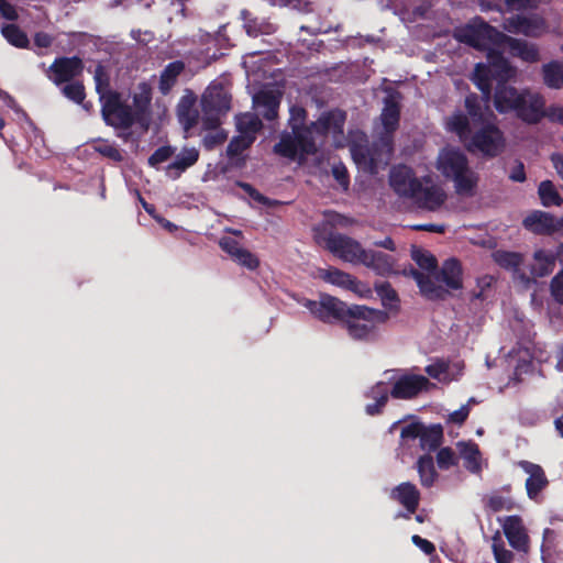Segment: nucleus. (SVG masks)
<instances>
[{
	"instance_id": "f257e3e1",
	"label": "nucleus",
	"mask_w": 563,
	"mask_h": 563,
	"mask_svg": "<svg viewBox=\"0 0 563 563\" xmlns=\"http://www.w3.org/2000/svg\"><path fill=\"white\" fill-rule=\"evenodd\" d=\"M454 37L459 42L487 52L488 65L477 64L472 77L486 98L490 93L492 78L506 81L516 75V69L504 58L503 52L508 49L512 56L527 63H537L540 59L537 44L507 36L481 19L456 29Z\"/></svg>"
},
{
	"instance_id": "f03ea898",
	"label": "nucleus",
	"mask_w": 563,
	"mask_h": 563,
	"mask_svg": "<svg viewBox=\"0 0 563 563\" xmlns=\"http://www.w3.org/2000/svg\"><path fill=\"white\" fill-rule=\"evenodd\" d=\"M485 106L478 97L470 95L465 98L466 113L455 111L445 120L448 131L455 133L467 151L479 153L487 157L499 155L506 145L503 132L489 122L493 113L489 111L488 101L483 93Z\"/></svg>"
},
{
	"instance_id": "7ed1b4c3",
	"label": "nucleus",
	"mask_w": 563,
	"mask_h": 563,
	"mask_svg": "<svg viewBox=\"0 0 563 563\" xmlns=\"http://www.w3.org/2000/svg\"><path fill=\"white\" fill-rule=\"evenodd\" d=\"M399 106L395 96H388L385 99L384 108L380 114V126L377 133L380 135L379 142L368 148L366 137L357 132L352 135L350 152L356 166L369 174H376L384 168L390 161L393 146L390 135L398 128Z\"/></svg>"
},
{
	"instance_id": "20e7f679",
	"label": "nucleus",
	"mask_w": 563,
	"mask_h": 563,
	"mask_svg": "<svg viewBox=\"0 0 563 563\" xmlns=\"http://www.w3.org/2000/svg\"><path fill=\"white\" fill-rule=\"evenodd\" d=\"M433 386L427 377L412 373H393L388 382H378L367 393V397L374 402L367 404L365 411L374 416L380 411L391 396L395 399H412L422 391H427Z\"/></svg>"
},
{
	"instance_id": "39448f33",
	"label": "nucleus",
	"mask_w": 563,
	"mask_h": 563,
	"mask_svg": "<svg viewBox=\"0 0 563 563\" xmlns=\"http://www.w3.org/2000/svg\"><path fill=\"white\" fill-rule=\"evenodd\" d=\"M437 170L454 185L457 195L472 197L476 192L478 175L470 166L465 153L455 146H445L440 150L437 161Z\"/></svg>"
},
{
	"instance_id": "423d86ee",
	"label": "nucleus",
	"mask_w": 563,
	"mask_h": 563,
	"mask_svg": "<svg viewBox=\"0 0 563 563\" xmlns=\"http://www.w3.org/2000/svg\"><path fill=\"white\" fill-rule=\"evenodd\" d=\"M307 113L299 106L289 109L288 124L291 133H284L280 141L274 146V152L289 159L301 161L306 155L317 152V141L312 137L310 126H305Z\"/></svg>"
},
{
	"instance_id": "0eeeda50",
	"label": "nucleus",
	"mask_w": 563,
	"mask_h": 563,
	"mask_svg": "<svg viewBox=\"0 0 563 563\" xmlns=\"http://www.w3.org/2000/svg\"><path fill=\"white\" fill-rule=\"evenodd\" d=\"M411 257L416 264L422 269H410L409 275L416 280L420 292L428 299H442L445 290L440 284H434L432 278H437V261L428 251L413 246Z\"/></svg>"
},
{
	"instance_id": "6e6552de",
	"label": "nucleus",
	"mask_w": 563,
	"mask_h": 563,
	"mask_svg": "<svg viewBox=\"0 0 563 563\" xmlns=\"http://www.w3.org/2000/svg\"><path fill=\"white\" fill-rule=\"evenodd\" d=\"M345 327L354 340H369L375 335L378 324L387 320L384 311L365 306H352L345 312Z\"/></svg>"
},
{
	"instance_id": "1a4fd4ad",
	"label": "nucleus",
	"mask_w": 563,
	"mask_h": 563,
	"mask_svg": "<svg viewBox=\"0 0 563 563\" xmlns=\"http://www.w3.org/2000/svg\"><path fill=\"white\" fill-rule=\"evenodd\" d=\"M230 102L229 91L221 84H211L201 97L202 129L220 125V118L230 110Z\"/></svg>"
},
{
	"instance_id": "9d476101",
	"label": "nucleus",
	"mask_w": 563,
	"mask_h": 563,
	"mask_svg": "<svg viewBox=\"0 0 563 563\" xmlns=\"http://www.w3.org/2000/svg\"><path fill=\"white\" fill-rule=\"evenodd\" d=\"M344 122L345 113L338 109L322 113L318 121L312 122V137L317 141V148L327 139H331L335 147L343 146L345 141L343 135Z\"/></svg>"
},
{
	"instance_id": "9b49d317",
	"label": "nucleus",
	"mask_w": 563,
	"mask_h": 563,
	"mask_svg": "<svg viewBox=\"0 0 563 563\" xmlns=\"http://www.w3.org/2000/svg\"><path fill=\"white\" fill-rule=\"evenodd\" d=\"M298 302L307 308L314 318L324 323L342 320L345 318L347 310L346 305L342 300L328 294H321L319 300L302 298Z\"/></svg>"
},
{
	"instance_id": "f8f14e48",
	"label": "nucleus",
	"mask_w": 563,
	"mask_h": 563,
	"mask_svg": "<svg viewBox=\"0 0 563 563\" xmlns=\"http://www.w3.org/2000/svg\"><path fill=\"white\" fill-rule=\"evenodd\" d=\"M317 276L328 284L344 290H350L360 298H369L372 296V290L367 284L357 280L351 274L340 271L339 268H319Z\"/></svg>"
},
{
	"instance_id": "ddd939ff",
	"label": "nucleus",
	"mask_w": 563,
	"mask_h": 563,
	"mask_svg": "<svg viewBox=\"0 0 563 563\" xmlns=\"http://www.w3.org/2000/svg\"><path fill=\"white\" fill-rule=\"evenodd\" d=\"M505 31L515 34H523L528 37H540L549 32L547 20L540 14L514 15L505 20Z\"/></svg>"
},
{
	"instance_id": "4468645a",
	"label": "nucleus",
	"mask_w": 563,
	"mask_h": 563,
	"mask_svg": "<svg viewBox=\"0 0 563 563\" xmlns=\"http://www.w3.org/2000/svg\"><path fill=\"white\" fill-rule=\"evenodd\" d=\"M101 112L104 121L115 128H128L133 123L134 113L122 104L119 95H101Z\"/></svg>"
},
{
	"instance_id": "2eb2a0df",
	"label": "nucleus",
	"mask_w": 563,
	"mask_h": 563,
	"mask_svg": "<svg viewBox=\"0 0 563 563\" xmlns=\"http://www.w3.org/2000/svg\"><path fill=\"white\" fill-rule=\"evenodd\" d=\"M327 247L340 260L354 265L362 264L366 252L357 241L342 234H331Z\"/></svg>"
},
{
	"instance_id": "dca6fc26",
	"label": "nucleus",
	"mask_w": 563,
	"mask_h": 563,
	"mask_svg": "<svg viewBox=\"0 0 563 563\" xmlns=\"http://www.w3.org/2000/svg\"><path fill=\"white\" fill-rule=\"evenodd\" d=\"M498 522L509 545L518 552L527 553L530 549V537L521 517L506 516L498 518Z\"/></svg>"
},
{
	"instance_id": "f3484780",
	"label": "nucleus",
	"mask_w": 563,
	"mask_h": 563,
	"mask_svg": "<svg viewBox=\"0 0 563 563\" xmlns=\"http://www.w3.org/2000/svg\"><path fill=\"white\" fill-rule=\"evenodd\" d=\"M411 200L421 209L435 211L441 208L446 200V194L440 185L428 177L421 179Z\"/></svg>"
},
{
	"instance_id": "a211bd4d",
	"label": "nucleus",
	"mask_w": 563,
	"mask_h": 563,
	"mask_svg": "<svg viewBox=\"0 0 563 563\" xmlns=\"http://www.w3.org/2000/svg\"><path fill=\"white\" fill-rule=\"evenodd\" d=\"M545 99L532 90L525 89L516 115L523 122L536 124L544 118Z\"/></svg>"
},
{
	"instance_id": "6ab92c4d",
	"label": "nucleus",
	"mask_w": 563,
	"mask_h": 563,
	"mask_svg": "<svg viewBox=\"0 0 563 563\" xmlns=\"http://www.w3.org/2000/svg\"><path fill=\"white\" fill-rule=\"evenodd\" d=\"M523 227L534 234H563V217L556 218L538 210L525 218Z\"/></svg>"
},
{
	"instance_id": "aec40b11",
	"label": "nucleus",
	"mask_w": 563,
	"mask_h": 563,
	"mask_svg": "<svg viewBox=\"0 0 563 563\" xmlns=\"http://www.w3.org/2000/svg\"><path fill=\"white\" fill-rule=\"evenodd\" d=\"M420 181L407 166H396L390 172V186L401 197L412 199Z\"/></svg>"
},
{
	"instance_id": "412c9836",
	"label": "nucleus",
	"mask_w": 563,
	"mask_h": 563,
	"mask_svg": "<svg viewBox=\"0 0 563 563\" xmlns=\"http://www.w3.org/2000/svg\"><path fill=\"white\" fill-rule=\"evenodd\" d=\"M199 155V150L192 146H184L179 152H175L173 162L165 167L166 176L172 179L179 178L183 173L198 162Z\"/></svg>"
},
{
	"instance_id": "4be33fe9",
	"label": "nucleus",
	"mask_w": 563,
	"mask_h": 563,
	"mask_svg": "<svg viewBox=\"0 0 563 563\" xmlns=\"http://www.w3.org/2000/svg\"><path fill=\"white\" fill-rule=\"evenodd\" d=\"M280 98L278 89L265 88L253 96V106L265 119L274 120L277 118Z\"/></svg>"
},
{
	"instance_id": "5701e85b",
	"label": "nucleus",
	"mask_w": 563,
	"mask_h": 563,
	"mask_svg": "<svg viewBox=\"0 0 563 563\" xmlns=\"http://www.w3.org/2000/svg\"><path fill=\"white\" fill-rule=\"evenodd\" d=\"M523 90L507 85H498L495 91L494 104L498 112H517Z\"/></svg>"
},
{
	"instance_id": "b1692460",
	"label": "nucleus",
	"mask_w": 563,
	"mask_h": 563,
	"mask_svg": "<svg viewBox=\"0 0 563 563\" xmlns=\"http://www.w3.org/2000/svg\"><path fill=\"white\" fill-rule=\"evenodd\" d=\"M219 245L240 265L249 269H255L258 266V260L250 251L243 249L235 239L223 236L220 239Z\"/></svg>"
},
{
	"instance_id": "393cba45",
	"label": "nucleus",
	"mask_w": 563,
	"mask_h": 563,
	"mask_svg": "<svg viewBox=\"0 0 563 563\" xmlns=\"http://www.w3.org/2000/svg\"><path fill=\"white\" fill-rule=\"evenodd\" d=\"M81 70V60L77 57L57 59L49 67L51 79L59 85L77 76Z\"/></svg>"
},
{
	"instance_id": "a878e982",
	"label": "nucleus",
	"mask_w": 563,
	"mask_h": 563,
	"mask_svg": "<svg viewBox=\"0 0 563 563\" xmlns=\"http://www.w3.org/2000/svg\"><path fill=\"white\" fill-rule=\"evenodd\" d=\"M437 276L438 280L437 278H432V280L434 284H440L445 290V294L448 290L444 288V286L449 289H459L462 287L461 266L454 258L445 261L440 273L437 272Z\"/></svg>"
},
{
	"instance_id": "bb28decb",
	"label": "nucleus",
	"mask_w": 563,
	"mask_h": 563,
	"mask_svg": "<svg viewBox=\"0 0 563 563\" xmlns=\"http://www.w3.org/2000/svg\"><path fill=\"white\" fill-rule=\"evenodd\" d=\"M519 465L529 475L526 488L528 496L533 499L548 484L544 472L539 465L527 461H521Z\"/></svg>"
},
{
	"instance_id": "cd10ccee",
	"label": "nucleus",
	"mask_w": 563,
	"mask_h": 563,
	"mask_svg": "<svg viewBox=\"0 0 563 563\" xmlns=\"http://www.w3.org/2000/svg\"><path fill=\"white\" fill-rule=\"evenodd\" d=\"M196 103V97L192 92L187 91L180 99L177 107V114L179 122L184 126L185 131H189L196 124L201 121V117L194 109Z\"/></svg>"
},
{
	"instance_id": "c85d7f7f",
	"label": "nucleus",
	"mask_w": 563,
	"mask_h": 563,
	"mask_svg": "<svg viewBox=\"0 0 563 563\" xmlns=\"http://www.w3.org/2000/svg\"><path fill=\"white\" fill-rule=\"evenodd\" d=\"M456 449L461 459L464 461L466 470L472 473H479L482 471L483 459L476 443L460 441L456 443Z\"/></svg>"
},
{
	"instance_id": "c756f323",
	"label": "nucleus",
	"mask_w": 563,
	"mask_h": 563,
	"mask_svg": "<svg viewBox=\"0 0 563 563\" xmlns=\"http://www.w3.org/2000/svg\"><path fill=\"white\" fill-rule=\"evenodd\" d=\"M394 257L388 254L366 250L362 265L375 271L379 275H387L394 272Z\"/></svg>"
},
{
	"instance_id": "7c9ffc66",
	"label": "nucleus",
	"mask_w": 563,
	"mask_h": 563,
	"mask_svg": "<svg viewBox=\"0 0 563 563\" xmlns=\"http://www.w3.org/2000/svg\"><path fill=\"white\" fill-rule=\"evenodd\" d=\"M391 497L400 503L409 514H412L418 507L420 494L413 484L401 483L393 489Z\"/></svg>"
},
{
	"instance_id": "2f4dec72",
	"label": "nucleus",
	"mask_w": 563,
	"mask_h": 563,
	"mask_svg": "<svg viewBox=\"0 0 563 563\" xmlns=\"http://www.w3.org/2000/svg\"><path fill=\"white\" fill-rule=\"evenodd\" d=\"M543 84L554 90L563 89V60L553 59L542 65Z\"/></svg>"
},
{
	"instance_id": "473e14b6",
	"label": "nucleus",
	"mask_w": 563,
	"mask_h": 563,
	"mask_svg": "<svg viewBox=\"0 0 563 563\" xmlns=\"http://www.w3.org/2000/svg\"><path fill=\"white\" fill-rule=\"evenodd\" d=\"M556 254L550 251L538 250L533 254V265L531 267L532 275L537 277H543L552 273Z\"/></svg>"
},
{
	"instance_id": "72a5a7b5",
	"label": "nucleus",
	"mask_w": 563,
	"mask_h": 563,
	"mask_svg": "<svg viewBox=\"0 0 563 563\" xmlns=\"http://www.w3.org/2000/svg\"><path fill=\"white\" fill-rule=\"evenodd\" d=\"M235 125L238 133L255 140L257 132L262 129V121L255 113L246 112L236 115Z\"/></svg>"
},
{
	"instance_id": "f704fd0d",
	"label": "nucleus",
	"mask_w": 563,
	"mask_h": 563,
	"mask_svg": "<svg viewBox=\"0 0 563 563\" xmlns=\"http://www.w3.org/2000/svg\"><path fill=\"white\" fill-rule=\"evenodd\" d=\"M558 552V534L552 529H544L541 544V560L543 563H552Z\"/></svg>"
},
{
	"instance_id": "c9c22d12",
	"label": "nucleus",
	"mask_w": 563,
	"mask_h": 563,
	"mask_svg": "<svg viewBox=\"0 0 563 563\" xmlns=\"http://www.w3.org/2000/svg\"><path fill=\"white\" fill-rule=\"evenodd\" d=\"M443 430L439 424H433L430 427H423L421 435L419 438L420 446L426 451L435 450L442 440Z\"/></svg>"
},
{
	"instance_id": "e433bc0d",
	"label": "nucleus",
	"mask_w": 563,
	"mask_h": 563,
	"mask_svg": "<svg viewBox=\"0 0 563 563\" xmlns=\"http://www.w3.org/2000/svg\"><path fill=\"white\" fill-rule=\"evenodd\" d=\"M420 482L426 487H431L437 479L433 460L430 455L421 456L417 463Z\"/></svg>"
},
{
	"instance_id": "4c0bfd02",
	"label": "nucleus",
	"mask_w": 563,
	"mask_h": 563,
	"mask_svg": "<svg viewBox=\"0 0 563 563\" xmlns=\"http://www.w3.org/2000/svg\"><path fill=\"white\" fill-rule=\"evenodd\" d=\"M541 202L544 207L561 206L563 202L556 187L550 180H543L538 189Z\"/></svg>"
},
{
	"instance_id": "58836bf2",
	"label": "nucleus",
	"mask_w": 563,
	"mask_h": 563,
	"mask_svg": "<svg viewBox=\"0 0 563 563\" xmlns=\"http://www.w3.org/2000/svg\"><path fill=\"white\" fill-rule=\"evenodd\" d=\"M183 69L184 64L181 62H174L165 67L159 80V89L163 93H167L170 90Z\"/></svg>"
},
{
	"instance_id": "ea45409f",
	"label": "nucleus",
	"mask_w": 563,
	"mask_h": 563,
	"mask_svg": "<svg viewBox=\"0 0 563 563\" xmlns=\"http://www.w3.org/2000/svg\"><path fill=\"white\" fill-rule=\"evenodd\" d=\"M375 290L382 300L385 308L389 310H397L399 306L398 295L388 283H378L375 285Z\"/></svg>"
},
{
	"instance_id": "a19ab883",
	"label": "nucleus",
	"mask_w": 563,
	"mask_h": 563,
	"mask_svg": "<svg viewBox=\"0 0 563 563\" xmlns=\"http://www.w3.org/2000/svg\"><path fill=\"white\" fill-rule=\"evenodd\" d=\"M493 258L499 266L511 269L515 273L519 272V266L522 263V256L515 252L496 251L493 253Z\"/></svg>"
},
{
	"instance_id": "79ce46f5",
	"label": "nucleus",
	"mask_w": 563,
	"mask_h": 563,
	"mask_svg": "<svg viewBox=\"0 0 563 563\" xmlns=\"http://www.w3.org/2000/svg\"><path fill=\"white\" fill-rule=\"evenodd\" d=\"M1 33L10 44L16 47H25L29 43L26 35L14 24L4 25Z\"/></svg>"
},
{
	"instance_id": "37998d69",
	"label": "nucleus",
	"mask_w": 563,
	"mask_h": 563,
	"mask_svg": "<svg viewBox=\"0 0 563 563\" xmlns=\"http://www.w3.org/2000/svg\"><path fill=\"white\" fill-rule=\"evenodd\" d=\"M493 553L496 563H511L514 560V554L511 551L506 549L499 533L497 532L493 538Z\"/></svg>"
},
{
	"instance_id": "c03bdc74",
	"label": "nucleus",
	"mask_w": 563,
	"mask_h": 563,
	"mask_svg": "<svg viewBox=\"0 0 563 563\" xmlns=\"http://www.w3.org/2000/svg\"><path fill=\"white\" fill-rule=\"evenodd\" d=\"M255 140L251 136L239 133L235 137L231 140L228 145L227 154L229 157H234L240 155L244 150L250 147Z\"/></svg>"
},
{
	"instance_id": "a18cd8bd",
	"label": "nucleus",
	"mask_w": 563,
	"mask_h": 563,
	"mask_svg": "<svg viewBox=\"0 0 563 563\" xmlns=\"http://www.w3.org/2000/svg\"><path fill=\"white\" fill-rule=\"evenodd\" d=\"M450 365L444 362H435L426 367V372L432 378L438 379L439 382H450Z\"/></svg>"
},
{
	"instance_id": "49530a36",
	"label": "nucleus",
	"mask_w": 563,
	"mask_h": 563,
	"mask_svg": "<svg viewBox=\"0 0 563 563\" xmlns=\"http://www.w3.org/2000/svg\"><path fill=\"white\" fill-rule=\"evenodd\" d=\"M219 126L220 125L213 129H206L207 131H210L202 140L206 148L211 150L227 140L228 133Z\"/></svg>"
},
{
	"instance_id": "de8ad7c7",
	"label": "nucleus",
	"mask_w": 563,
	"mask_h": 563,
	"mask_svg": "<svg viewBox=\"0 0 563 563\" xmlns=\"http://www.w3.org/2000/svg\"><path fill=\"white\" fill-rule=\"evenodd\" d=\"M95 81H96V90L99 93V98L101 99V95H114V92L108 90L109 86V77L102 66H97L95 70Z\"/></svg>"
},
{
	"instance_id": "09e8293b",
	"label": "nucleus",
	"mask_w": 563,
	"mask_h": 563,
	"mask_svg": "<svg viewBox=\"0 0 563 563\" xmlns=\"http://www.w3.org/2000/svg\"><path fill=\"white\" fill-rule=\"evenodd\" d=\"M140 93H135L133 97L134 107L137 113H143L150 104L151 92L148 87L143 84L140 86Z\"/></svg>"
},
{
	"instance_id": "8fccbe9b",
	"label": "nucleus",
	"mask_w": 563,
	"mask_h": 563,
	"mask_svg": "<svg viewBox=\"0 0 563 563\" xmlns=\"http://www.w3.org/2000/svg\"><path fill=\"white\" fill-rule=\"evenodd\" d=\"M175 154V147L162 146L157 148L148 158V164L153 167H157L158 164L164 163L173 157Z\"/></svg>"
},
{
	"instance_id": "3c124183",
	"label": "nucleus",
	"mask_w": 563,
	"mask_h": 563,
	"mask_svg": "<svg viewBox=\"0 0 563 563\" xmlns=\"http://www.w3.org/2000/svg\"><path fill=\"white\" fill-rule=\"evenodd\" d=\"M63 93L76 103H81L85 99L84 86L79 82H70L63 88Z\"/></svg>"
},
{
	"instance_id": "603ef678",
	"label": "nucleus",
	"mask_w": 563,
	"mask_h": 563,
	"mask_svg": "<svg viewBox=\"0 0 563 563\" xmlns=\"http://www.w3.org/2000/svg\"><path fill=\"white\" fill-rule=\"evenodd\" d=\"M551 0H506L509 8L514 10L537 9L540 4H548Z\"/></svg>"
},
{
	"instance_id": "864d4df0",
	"label": "nucleus",
	"mask_w": 563,
	"mask_h": 563,
	"mask_svg": "<svg viewBox=\"0 0 563 563\" xmlns=\"http://www.w3.org/2000/svg\"><path fill=\"white\" fill-rule=\"evenodd\" d=\"M423 427L424 426L419 422H412V423L405 426L401 429V433H400L401 439L404 441L419 439L421 435V432L423 430Z\"/></svg>"
},
{
	"instance_id": "5fc2aeb1",
	"label": "nucleus",
	"mask_w": 563,
	"mask_h": 563,
	"mask_svg": "<svg viewBox=\"0 0 563 563\" xmlns=\"http://www.w3.org/2000/svg\"><path fill=\"white\" fill-rule=\"evenodd\" d=\"M551 294L559 303H563V269L552 278Z\"/></svg>"
},
{
	"instance_id": "6e6d98bb",
	"label": "nucleus",
	"mask_w": 563,
	"mask_h": 563,
	"mask_svg": "<svg viewBox=\"0 0 563 563\" xmlns=\"http://www.w3.org/2000/svg\"><path fill=\"white\" fill-rule=\"evenodd\" d=\"M437 462L440 468H449L455 464L454 452L449 448H443L438 452Z\"/></svg>"
},
{
	"instance_id": "4d7b16f0",
	"label": "nucleus",
	"mask_w": 563,
	"mask_h": 563,
	"mask_svg": "<svg viewBox=\"0 0 563 563\" xmlns=\"http://www.w3.org/2000/svg\"><path fill=\"white\" fill-rule=\"evenodd\" d=\"M544 118L551 122L560 123L563 125V106L551 104L544 108Z\"/></svg>"
},
{
	"instance_id": "13d9d810",
	"label": "nucleus",
	"mask_w": 563,
	"mask_h": 563,
	"mask_svg": "<svg viewBox=\"0 0 563 563\" xmlns=\"http://www.w3.org/2000/svg\"><path fill=\"white\" fill-rule=\"evenodd\" d=\"M96 150L109 157V158H112L114 161H120L121 159V154L120 152L118 151V148H115L113 145L109 144V143H100L96 146Z\"/></svg>"
},
{
	"instance_id": "bf43d9fd",
	"label": "nucleus",
	"mask_w": 563,
	"mask_h": 563,
	"mask_svg": "<svg viewBox=\"0 0 563 563\" xmlns=\"http://www.w3.org/2000/svg\"><path fill=\"white\" fill-rule=\"evenodd\" d=\"M468 413H470L468 404L463 405L457 410H455L449 415V421L457 423V424H462L468 417Z\"/></svg>"
},
{
	"instance_id": "052dcab7",
	"label": "nucleus",
	"mask_w": 563,
	"mask_h": 563,
	"mask_svg": "<svg viewBox=\"0 0 563 563\" xmlns=\"http://www.w3.org/2000/svg\"><path fill=\"white\" fill-rule=\"evenodd\" d=\"M411 540H412L413 544L416 547H418L426 554H431L434 551V545L427 539H423V538L415 534V536H412Z\"/></svg>"
},
{
	"instance_id": "680f3d73",
	"label": "nucleus",
	"mask_w": 563,
	"mask_h": 563,
	"mask_svg": "<svg viewBox=\"0 0 563 563\" xmlns=\"http://www.w3.org/2000/svg\"><path fill=\"white\" fill-rule=\"evenodd\" d=\"M0 12L7 20L13 21L18 18L15 8L5 0H0Z\"/></svg>"
},
{
	"instance_id": "e2e57ef3",
	"label": "nucleus",
	"mask_w": 563,
	"mask_h": 563,
	"mask_svg": "<svg viewBox=\"0 0 563 563\" xmlns=\"http://www.w3.org/2000/svg\"><path fill=\"white\" fill-rule=\"evenodd\" d=\"M333 175L335 177V179L344 187L346 188L347 185H349V181H347V175H346V169L345 167L343 166H334L333 169Z\"/></svg>"
},
{
	"instance_id": "0e129e2a",
	"label": "nucleus",
	"mask_w": 563,
	"mask_h": 563,
	"mask_svg": "<svg viewBox=\"0 0 563 563\" xmlns=\"http://www.w3.org/2000/svg\"><path fill=\"white\" fill-rule=\"evenodd\" d=\"M52 36L46 33H37L34 37L36 46L46 48L52 44Z\"/></svg>"
},
{
	"instance_id": "69168bd1",
	"label": "nucleus",
	"mask_w": 563,
	"mask_h": 563,
	"mask_svg": "<svg viewBox=\"0 0 563 563\" xmlns=\"http://www.w3.org/2000/svg\"><path fill=\"white\" fill-rule=\"evenodd\" d=\"M241 187L252 197L254 198L255 200L260 201V202H265L266 199L260 194L257 192L254 188H252L251 185L249 184H242Z\"/></svg>"
},
{
	"instance_id": "338daca9",
	"label": "nucleus",
	"mask_w": 563,
	"mask_h": 563,
	"mask_svg": "<svg viewBox=\"0 0 563 563\" xmlns=\"http://www.w3.org/2000/svg\"><path fill=\"white\" fill-rule=\"evenodd\" d=\"M450 365L451 380L455 379L463 371V364L461 362L448 363Z\"/></svg>"
},
{
	"instance_id": "774afa93",
	"label": "nucleus",
	"mask_w": 563,
	"mask_h": 563,
	"mask_svg": "<svg viewBox=\"0 0 563 563\" xmlns=\"http://www.w3.org/2000/svg\"><path fill=\"white\" fill-rule=\"evenodd\" d=\"M154 219L163 227L165 228L166 230H168L169 232H173L174 230H176V225L174 223H172L170 221L159 217V216H154Z\"/></svg>"
}]
</instances>
